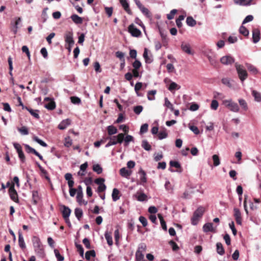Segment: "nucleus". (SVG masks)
I'll return each mask as SVG.
<instances>
[{"instance_id":"nucleus-1","label":"nucleus","mask_w":261,"mask_h":261,"mask_svg":"<svg viewBox=\"0 0 261 261\" xmlns=\"http://www.w3.org/2000/svg\"><path fill=\"white\" fill-rule=\"evenodd\" d=\"M32 243L36 254L41 258L45 256L44 250L40 239L37 236L32 238Z\"/></svg>"},{"instance_id":"nucleus-2","label":"nucleus","mask_w":261,"mask_h":261,"mask_svg":"<svg viewBox=\"0 0 261 261\" xmlns=\"http://www.w3.org/2000/svg\"><path fill=\"white\" fill-rule=\"evenodd\" d=\"M205 212V208L203 206H199L194 212L193 216L191 218V223L193 225L197 224L199 219L202 217Z\"/></svg>"},{"instance_id":"nucleus-3","label":"nucleus","mask_w":261,"mask_h":261,"mask_svg":"<svg viewBox=\"0 0 261 261\" xmlns=\"http://www.w3.org/2000/svg\"><path fill=\"white\" fill-rule=\"evenodd\" d=\"M235 67L239 79L242 82H243L248 76V74L246 69L242 65L239 64L237 63L235 64Z\"/></svg>"},{"instance_id":"nucleus-4","label":"nucleus","mask_w":261,"mask_h":261,"mask_svg":"<svg viewBox=\"0 0 261 261\" xmlns=\"http://www.w3.org/2000/svg\"><path fill=\"white\" fill-rule=\"evenodd\" d=\"M13 146L14 148L16 150L20 162L22 163H24L25 162V157L23 152L21 145L17 143H14Z\"/></svg>"},{"instance_id":"nucleus-5","label":"nucleus","mask_w":261,"mask_h":261,"mask_svg":"<svg viewBox=\"0 0 261 261\" xmlns=\"http://www.w3.org/2000/svg\"><path fill=\"white\" fill-rule=\"evenodd\" d=\"M128 31L133 37H138L141 35V31L137 29L134 24H131L128 26Z\"/></svg>"},{"instance_id":"nucleus-6","label":"nucleus","mask_w":261,"mask_h":261,"mask_svg":"<svg viewBox=\"0 0 261 261\" xmlns=\"http://www.w3.org/2000/svg\"><path fill=\"white\" fill-rule=\"evenodd\" d=\"M204 54L207 57L210 64L214 66H216L217 65V61L215 59V57L213 56V53L211 49L204 51Z\"/></svg>"},{"instance_id":"nucleus-7","label":"nucleus","mask_w":261,"mask_h":261,"mask_svg":"<svg viewBox=\"0 0 261 261\" xmlns=\"http://www.w3.org/2000/svg\"><path fill=\"white\" fill-rule=\"evenodd\" d=\"M9 193L11 199L15 202H18V194L14 188V184L10 187L9 189Z\"/></svg>"},{"instance_id":"nucleus-8","label":"nucleus","mask_w":261,"mask_h":261,"mask_svg":"<svg viewBox=\"0 0 261 261\" xmlns=\"http://www.w3.org/2000/svg\"><path fill=\"white\" fill-rule=\"evenodd\" d=\"M220 62L225 65H231L234 62V59L230 55H226L221 58Z\"/></svg>"},{"instance_id":"nucleus-9","label":"nucleus","mask_w":261,"mask_h":261,"mask_svg":"<svg viewBox=\"0 0 261 261\" xmlns=\"http://www.w3.org/2000/svg\"><path fill=\"white\" fill-rule=\"evenodd\" d=\"M65 41L69 46H72L74 43L72 31H67L65 34Z\"/></svg>"},{"instance_id":"nucleus-10","label":"nucleus","mask_w":261,"mask_h":261,"mask_svg":"<svg viewBox=\"0 0 261 261\" xmlns=\"http://www.w3.org/2000/svg\"><path fill=\"white\" fill-rule=\"evenodd\" d=\"M61 207L62 208V214L63 218L67 221L68 220L69 221V217L71 214V210L67 206L64 205H62Z\"/></svg>"},{"instance_id":"nucleus-11","label":"nucleus","mask_w":261,"mask_h":261,"mask_svg":"<svg viewBox=\"0 0 261 261\" xmlns=\"http://www.w3.org/2000/svg\"><path fill=\"white\" fill-rule=\"evenodd\" d=\"M107 139L111 140L112 142H115V145L118 143L121 144L122 143L124 139V134L120 133L117 136H113Z\"/></svg>"},{"instance_id":"nucleus-12","label":"nucleus","mask_w":261,"mask_h":261,"mask_svg":"<svg viewBox=\"0 0 261 261\" xmlns=\"http://www.w3.org/2000/svg\"><path fill=\"white\" fill-rule=\"evenodd\" d=\"M216 228L214 227L212 223H206L203 226V230L205 232H216Z\"/></svg>"},{"instance_id":"nucleus-13","label":"nucleus","mask_w":261,"mask_h":261,"mask_svg":"<svg viewBox=\"0 0 261 261\" xmlns=\"http://www.w3.org/2000/svg\"><path fill=\"white\" fill-rule=\"evenodd\" d=\"M138 174L140 176V184L144 185L147 182L146 172L142 168H140L139 170Z\"/></svg>"},{"instance_id":"nucleus-14","label":"nucleus","mask_w":261,"mask_h":261,"mask_svg":"<svg viewBox=\"0 0 261 261\" xmlns=\"http://www.w3.org/2000/svg\"><path fill=\"white\" fill-rule=\"evenodd\" d=\"M259 40L260 31L257 29H254L252 31V41L254 43H256Z\"/></svg>"},{"instance_id":"nucleus-15","label":"nucleus","mask_w":261,"mask_h":261,"mask_svg":"<svg viewBox=\"0 0 261 261\" xmlns=\"http://www.w3.org/2000/svg\"><path fill=\"white\" fill-rule=\"evenodd\" d=\"M233 211H234V216L235 217V219H236L237 223L238 225H241L242 219V217H241V213L240 210L237 208H234Z\"/></svg>"},{"instance_id":"nucleus-16","label":"nucleus","mask_w":261,"mask_h":261,"mask_svg":"<svg viewBox=\"0 0 261 261\" xmlns=\"http://www.w3.org/2000/svg\"><path fill=\"white\" fill-rule=\"evenodd\" d=\"M70 122L71 121L69 119L63 120L59 124L58 128L61 130L65 129L68 126H69L70 124Z\"/></svg>"},{"instance_id":"nucleus-17","label":"nucleus","mask_w":261,"mask_h":261,"mask_svg":"<svg viewBox=\"0 0 261 261\" xmlns=\"http://www.w3.org/2000/svg\"><path fill=\"white\" fill-rule=\"evenodd\" d=\"M181 48L182 51L186 53L187 54L189 55L193 54L189 44L182 42L181 45Z\"/></svg>"},{"instance_id":"nucleus-18","label":"nucleus","mask_w":261,"mask_h":261,"mask_svg":"<svg viewBox=\"0 0 261 261\" xmlns=\"http://www.w3.org/2000/svg\"><path fill=\"white\" fill-rule=\"evenodd\" d=\"M135 197L137 200L141 202L146 201L147 200V196L144 193L138 192L137 194L135 195Z\"/></svg>"},{"instance_id":"nucleus-19","label":"nucleus","mask_w":261,"mask_h":261,"mask_svg":"<svg viewBox=\"0 0 261 261\" xmlns=\"http://www.w3.org/2000/svg\"><path fill=\"white\" fill-rule=\"evenodd\" d=\"M119 2L125 10V11L128 14H131V10L129 7V4L127 0H119Z\"/></svg>"},{"instance_id":"nucleus-20","label":"nucleus","mask_w":261,"mask_h":261,"mask_svg":"<svg viewBox=\"0 0 261 261\" xmlns=\"http://www.w3.org/2000/svg\"><path fill=\"white\" fill-rule=\"evenodd\" d=\"M253 0H234L235 4L241 6H249Z\"/></svg>"},{"instance_id":"nucleus-21","label":"nucleus","mask_w":261,"mask_h":261,"mask_svg":"<svg viewBox=\"0 0 261 261\" xmlns=\"http://www.w3.org/2000/svg\"><path fill=\"white\" fill-rule=\"evenodd\" d=\"M70 18L76 24H80L83 23V18L76 14L72 15Z\"/></svg>"},{"instance_id":"nucleus-22","label":"nucleus","mask_w":261,"mask_h":261,"mask_svg":"<svg viewBox=\"0 0 261 261\" xmlns=\"http://www.w3.org/2000/svg\"><path fill=\"white\" fill-rule=\"evenodd\" d=\"M40 199V196H39L38 191H32V201L34 204H37L39 200Z\"/></svg>"},{"instance_id":"nucleus-23","label":"nucleus","mask_w":261,"mask_h":261,"mask_svg":"<svg viewBox=\"0 0 261 261\" xmlns=\"http://www.w3.org/2000/svg\"><path fill=\"white\" fill-rule=\"evenodd\" d=\"M15 21L13 25V31L14 34H16L17 32V30L18 29V25L20 24V23L21 21V18L20 17H16L15 18Z\"/></svg>"},{"instance_id":"nucleus-24","label":"nucleus","mask_w":261,"mask_h":261,"mask_svg":"<svg viewBox=\"0 0 261 261\" xmlns=\"http://www.w3.org/2000/svg\"><path fill=\"white\" fill-rule=\"evenodd\" d=\"M119 193H120V192L117 189L114 188L113 190L112 197V199L114 201H116L120 198V196L119 195Z\"/></svg>"},{"instance_id":"nucleus-25","label":"nucleus","mask_w":261,"mask_h":261,"mask_svg":"<svg viewBox=\"0 0 261 261\" xmlns=\"http://www.w3.org/2000/svg\"><path fill=\"white\" fill-rule=\"evenodd\" d=\"M143 58L145 60L146 63H151L152 62V59L151 57H149L148 55V50L147 48L144 49V51L143 55Z\"/></svg>"},{"instance_id":"nucleus-26","label":"nucleus","mask_w":261,"mask_h":261,"mask_svg":"<svg viewBox=\"0 0 261 261\" xmlns=\"http://www.w3.org/2000/svg\"><path fill=\"white\" fill-rule=\"evenodd\" d=\"M18 244L21 249H24L26 247L23 237L21 233H19Z\"/></svg>"},{"instance_id":"nucleus-27","label":"nucleus","mask_w":261,"mask_h":261,"mask_svg":"<svg viewBox=\"0 0 261 261\" xmlns=\"http://www.w3.org/2000/svg\"><path fill=\"white\" fill-rule=\"evenodd\" d=\"M74 214L77 220L80 221L83 215V210L81 208H75Z\"/></svg>"},{"instance_id":"nucleus-28","label":"nucleus","mask_w":261,"mask_h":261,"mask_svg":"<svg viewBox=\"0 0 261 261\" xmlns=\"http://www.w3.org/2000/svg\"><path fill=\"white\" fill-rule=\"evenodd\" d=\"M28 111L30 112V113L35 118L39 119L40 118L39 115L38 114L39 111L37 110H33L31 108H28V109H26Z\"/></svg>"},{"instance_id":"nucleus-29","label":"nucleus","mask_w":261,"mask_h":261,"mask_svg":"<svg viewBox=\"0 0 261 261\" xmlns=\"http://www.w3.org/2000/svg\"><path fill=\"white\" fill-rule=\"evenodd\" d=\"M105 237L107 240L108 244L110 246H111L113 244L112 237L111 236L110 233L108 231L105 232Z\"/></svg>"},{"instance_id":"nucleus-30","label":"nucleus","mask_w":261,"mask_h":261,"mask_svg":"<svg viewBox=\"0 0 261 261\" xmlns=\"http://www.w3.org/2000/svg\"><path fill=\"white\" fill-rule=\"evenodd\" d=\"M108 133L109 135L112 136L117 133V129L113 125H109L107 127Z\"/></svg>"},{"instance_id":"nucleus-31","label":"nucleus","mask_w":261,"mask_h":261,"mask_svg":"<svg viewBox=\"0 0 261 261\" xmlns=\"http://www.w3.org/2000/svg\"><path fill=\"white\" fill-rule=\"evenodd\" d=\"M216 247L217 253L221 255H223L225 253V251L222 244L221 243H217L216 244Z\"/></svg>"},{"instance_id":"nucleus-32","label":"nucleus","mask_w":261,"mask_h":261,"mask_svg":"<svg viewBox=\"0 0 261 261\" xmlns=\"http://www.w3.org/2000/svg\"><path fill=\"white\" fill-rule=\"evenodd\" d=\"M123 140L124 141V146H127L128 145L129 142L134 141V139L132 136L127 135L125 137H124Z\"/></svg>"},{"instance_id":"nucleus-33","label":"nucleus","mask_w":261,"mask_h":261,"mask_svg":"<svg viewBox=\"0 0 261 261\" xmlns=\"http://www.w3.org/2000/svg\"><path fill=\"white\" fill-rule=\"evenodd\" d=\"M169 164L171 167H173L177 169H180L179 171H178V172H181L182 171L181 165L178 162L175 161H171L169 163Z\"/></svg>"},{"instance_id":"nucleus-34","label":"nucleus","mask_w":261,"mask_h":261,"mask_svg":"<svg viewBox=\"0 0 261 261\" xmlns=\"http://www.w3.org/2000/svg\"><path fill=\"white\" fill-rule=\"evenodd\" d=\"M158 218H159V220L160 221L161 225V226H162V228L164 230L167 231V225H166V222L164 221V218H163L162 214H158Z\"/></svg>"},{"instance_id":"nucleus-35","label":"nucleus","mask_w":261,"mask_h":261,"mask_svg":"<svg viewBox=\"0 0 261 261\" xmlns=\"http://www.w3.org/2000/svg\"><path fill=\"white\" fill-rule=\"evenodd\" d=\"M186 22L188 25L190 27H194L196 24V21L192 17L189 16L187 18Z\"/></svg>"},{"instance_id":"nucleus-36","label":"nucleus","mask_w":261,"mask_h":261,"mask_svg":"<svg viewBox=\"0 0 261 261\" xmlns=\"http://www.w3.org/2000/svg\"><path fill=\"white\" fill-rule=\"evenodd\" d=\"M180 88V86L177 85L174 82H171L169 87L168 90L170 91H172L174 90H178Z\"/></svg>"},{"instance_id":"nucleus-37","label":"nucleus","mask_w":261,"mask_h":261,"mask_svg":"<svg viewBox=\"0 0 261 261\" xmlns=\"http://www.w3.org/2000/svg\"><path fill=\"white\" fill-rule=\"evenodd\" d=\"M38 167L41 172L42 176L44 177L45 179H46L48 181H50V178L48 176V174L47 171L45 170L43 167H42L40 165H38Z\"/></svg>"},{"instance_id":"nucleus-38","label":"nucleus","mask_w":261,"mask_h":261,"mask_svg":"<svg viewBox=\"0 0 261 261\" xmlns=\"http://www.w3.org/2000/svg\"><path fill=\"white\" fill-rule=\"evenodd\" d=\"M120 174L123 177H127L130 175V172L124 167L120 170Z\"/></svg>"},{"instance_id":"nucleus-39","label":"nucleus","mask_w":261,"mask_h":261,"mask_svg":"<svg viewBox=\"0 0 261 261\" xmlns=\"http://www.w3.org/2000/svg\"><path fill=\"white\" fill-rule=\"evenodd\" d=\"M246 66L248 70L252 72L253 74H256L258 72L256 68L253 65L250 64H246Z\"/></svg>"},{"instance_id":"nucleus-40","label":"nucleus","mask_w":261,"mask_h":261,"mask_svg":"<svg viewBox=\"0 0 261 261\" xmlns=\"http://www.w3.org/2000/svg\"><path fill=\"white\" fill-rule=\"evenodd\" d=\"M252 94L257 102L261 101V94L255 90H252Z\"/></svg>"},{"instance_id":"nucleus-41","label":"nucleus","mask_w":261,"mask_h":261,"mask_svg":"<svg viewBox=\"0 0 261 261\" xmlns=\"http://www.w3.org/2000/svg\"><path fill=\"white\" fill-rule=\"evenodd\" d=\"M96 255L95 252L94 250L88 251L85 253V258L87 260H89L91 257H95Z\"/></svg>"},{"instance_id":"nucleus-42","label":"nucleus","mask_w":261,"mask_h":261,"mask_svg":"<svg viewBox=\"0 0 261 261\" xmlns=\"http://www.w3.org/2000/svg\"><path fill=\"white\" fill-rule=\"evenodd\" d=\"M136 261H145L144 255L140 250H137L136 253Z\"/></svg>"},{"instance_id":"nucleus-43","label":"nucleus","mask_w":261,"mask_h":261,"mask_svg":"<svg viewBox=\"0 0 261 261\" xmlns=\"http://www.w3.org/2000/svg\"><path fill=\"white\" fill-rule=\"evenodd\" d=\"M229 108L230 111L234 112H238L239 111V108L238 104L234 102L231 103Z\"/></svg>"},{"instance_id":"nucleus-44","label":"nucleus","mask_w":261,"mask_h":261,"mask_svg":"<svg viewBox=\"0 0 261 261\" xmlns=\"http://www.w3.org/2000/svg\"><path fill=\"white\" fill-rule=\"evenodd\" d=\"M142 147L146 150L149 151L151 150V145L148 143L147 140H144L142 141Z\"/></svg>"},{"instance_id":"nucleus-45","label":"nucleus","mask_w":261,"mask_h":261,"mask_svg":"<svg viewBox=\"0 0 261 261\" xmlns=\"http://www.w3.org/2000/svg\"><path fill=\"white\" fill-rule=\"evenodd\" d=\"M44 107L49 110H53L56 108V103L55 101H51L45 105Z\"/></svg>"},{"instance_id":"nucleus-46","label":"nucleus","mask_w":261,"mask_h":261,"mask_svg":"<svg viewBox=\"0 0 261 261\" xmlns=\"http://www.w3.org/2000/svg\"><path fill=\"white\" fill-rule=\"evenodd\" d=\"M8 64H9V74L12 76H13V74H12V70H13V63H12V59L11 58V57H9L8 59Z\"/></svg>"},{"instance_id":"nucleus-47","label":"nucleus","mask_w":261,"mask_h":261,"mask_svg":"<svg viewBox=\"0 0 261 261\" xmlns=\"http://www.w3.org/2000/svg\"><path fill=\"white\" fill-rule=\"evenodd\" d=\"M156 90H150L147 93V98L149 100H152L155 99L154 95L156 94Z\"/></svg>"},{"instance_id":"nucleus-48","label":"nucleus","mask_w":261,"mask_h":261,"mask_svg":"<svg viewBox=\"0 0 261 261\" xmlns=\"http://www.w3.org/2000/svg\"><path fill=\"white\" fill-rule=\"evenodd\" d=\"M212 159L214 162V166L216 167L220 165V161L219 156L217 154H214L212 156Z\"/></svg>"},{"instance_id":"nucleus-49","label":"nucleus","mask_w":261,"mask_h":261,"mask_svg":"<svg viewBox=\"0 0 261 261\" xmlns=\"http://www.w3.org/2000/svg\"><path fill=\"white\" fill-rule=\"evenodd\" d=\"M24 146L25 147L26 152L28 153H32L35 154L37 151L35 149L31 147L28 144H24Z\"/></svg>"},{"instance_id":"nucleus-50","label":"nucleus","mask_w":261,"mask_h":261,"mask_svg":"<svg viewBox=\"0 0 261 261\" xmlns=\"http://www.w3.org/2000/svg\"><path fill=\"white\" fill-rule=\"evenodd\" d=\"M93 170L98 174L101 173L102 172V168L99 164L94 165L93 166Z\"/></svg>"},{"instance_id":"nucleus-51","label":"nucleus","mask_w":261,"mask_h":261,"mask_svg":"<svg viewBox=\"0 0 261 261\" xmlns=\"http://www.w3.org/2000/svg\"><path fill=\"white\" fill-rule=\"evenodd\" d=\"M54 253L55 256L58 260V261H63L64 259V257L63 256L61 255L58 250L55 249L54 250Z\"/></svg>"},{"instance_id":"nucleus-52","label":"nucleus","mask_w":261,"mask_h":261,"mask_svg":"<svg viewBox=\"0 0 261 261\" xmlns=\"http://www.w3.org/2000/svg\"><path fill=\"white\" fill-rule=\"evenodd\" d=\"M240 34L245 36H247L249 35V31L244 26L242 25L239 29Z\"/></svg>"},{"instance_id":"nucleus-53","label":"nucleus","mask_w":261,"mask_h":261,"mask_svg":"<svg viewBox=\"0 0 261 261\" xmlns=\"http://www.w3.org/2000/svg\"><path fill=\"white\" fill-rule=\"evenodd\" d=\"M33 140H34V141L37 142L38 144H39L41 146H42L43 147H47V144L45 142H44L42 140L40 139L37 137H36V136L34 137L33 138Z\"/></svg>"},{"instance_id":"nucleus-54","label":"nucleus","mask_w":261,"mask_h":261,"mask_svg":"<svg viewBox=\"0 0 261 261\" xmlns=\"http://www.w3.org/2000/svg\"><path fill=\"white\" fill-rule=\"evenodd\" d=\"M132 65L134 68L133 69L139 70V69L141 67L142 64L140 61H139L138 60H136L133 63Z\"/></svg>"},{"instance_id":"nucleus-55","label":"nucleus","mask_w":261,"mask_h":261,"mask_svg":"<svg viewBox=\"0 0 261 261\" xmlns=\"http://www.w3.org/2000/svg\"><path fill=\"white\" fill-rule=\"evenodd\" d=\"M168 134L165 130L161 131L158 134V138L160 140L165 139L167 137Z\"/></svg>"},{"instance_id":"nucleus-56","label":"nucleus","mask_w":261,"mask_h":261,"mask_svg":"<svg viewBox=\"0 0 261 261\" xmlns=\"http://www.w3.org/2000/svg\"><path fill=\"white\" fill-rule=\"evenodd\" d=\"M114 238L115 244L118 245L119 244V240L120 239V234L118 229H116L114 231Z\"/></svg>"},{"instance_id":"nucleus-57","label":"nucleus","mask_w":261,"mask_h":261,"mask_svg":"<svg viewBox=\"0 0 261 261\" xmlns=\"http://www.w3.org/2000/svg\"><path fill=\"white\" fill-rule=\"evenodd\" d=\"M18 130L22 135H27L29 134V130L27 127L22 126L18 128Z\"/></svg>"},{"instance_id":"nucleus-58","label":"nucleus","mask_w":261,"mask_h":261,"mask_svg":"<svg viewBox=\"0 0 261 261\" xmlns=\"http://www.w3.org/2000/svg\"><path fill=\"white\" fill-rule=\"evenodd\" d=\"M75 246L77 249V251H79L80 255L83 257L84 256V250L81 244H78L75 243Z\"/></svg>"},{"instance_id":"nucleus-59","label":"nucleus","mask_w":261,"mask_h":261,"mask_svg":"<svg viewBox=\"0 0 261 261\" xmlns=\"http://www.w3.org/2000/svg\"><path fill=\"white\" fill-rule=\"evenodd\" d=\"M143 108L142 106H137L134 108V111L137 115H139L143 111Z\"/></svg>"},{"instance_id":"nucleus-60","label":"nucleus","mask_w":261,"mask_h":261,"mask_svg":"<svg viewBox=\"0 0 261 261\" xmlns=\"http://www.w3.org/2000/svg\"><path fill=\"white\" fill-rule=\"evenodd\" d=\"M239 102L240 105L242 107L243 109L245 110H247L248 109L247 104L246 101L243 99H240L239 100Z\"/></svg>"},{"instance_id":"nucleus-61","label":"nucleus","mask_w":261,"mask_h":261,"mask_svg":"<svg viewBox=\"0 0 261 261\" xmlns=\"http://www.w3.org/2000/svg\"><path fill=\"white\" fill-rule=\"evenodd\" d=\"M219 106L218 102L216 100H213L211 104V108L212 110H216Z\"/></svg>"},{"instance_id":"nucleus-62","label":"nucleus","mask_w":261,"mask_h":261,"mask_svg":"<svg viewBox=\"0 0 261 261\" xmlns=\"http://www.w3.org/2000/svg\"><path fill=\"white\" fill-rule=\"evenodd\" d=\"M177 12V10L176 9H173L172 10L170 13L168 14L167 15V18L169 19V20H171L174 17V15L176 14V13Z\"/></svg>"},{"instance_id":"nucleus-63","label":"nucleus","mask_w":261,"mask_h":261,"mask_svg":"<svg viewBox=\"0 0 261 261\" xmlns=\"http://www.w3.org/2000/svg\"><path fill=\"white\" fill-rule=\"evenodd\" d=\"M148 125L147 123L143 124L141 125L140 128V134H144L147 132Z\"/></svg>"},{"instance_id":"nucleus-64","label":"nucleus","mask_w":261,"mask_h":261,"mask_svg":"<svg viewBox=\"0 0 261 261\" xmlns=\"http://www.w3.org/2000/svg\"><path fill=\"white\" fill-rule=\"evenodd\" d=\"M71 102L74 104H80L81 100L80 98L75 96H72L70 97Z\"/></svg>"}]
</instances>
